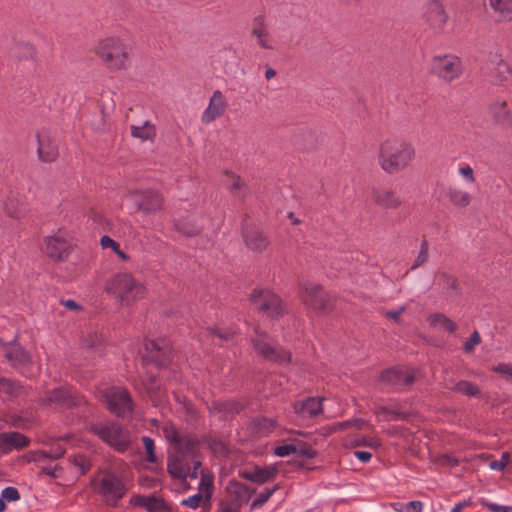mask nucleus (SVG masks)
I'll return each instance as SVG.
<instances>
[{
  "label": "nucleus",
  "instance_id": "21",
  "mask_svg": "<svg viewBox=\"0 0 512 512\" xmlns=\"http://www.w3.org/2000/svg\"><path fill=\"white\" fill-rule=\"evenodd\" d=\"M372 199L377 206L384 209H398L402 205L401 197L397 192L388 188L374 189Z\"/></svg>",
  "mask_w": 512,
  "mask_h": 512
},
{
  "label": "nucleus",
  "instance_id": "5",
  "mask_svg": "<svg viewBox=\"0 0 512 512\" xmlns=\"http://www.w3.org/2000/svg\"><path fill=\"white\" fill-rule=\"evenodd\" d=\"M89 431L116 452L124 453L131 447L130 431L118 422L105 421L93 423L89 426Z\"/></svg>",
  "mask_w": 512,
  "mask_h": 512
},
{
  "label": "nucleus",
  "instance_id": "22",
  "mask_svg": "<svg viewBox=\"0 0 512 512\" xmlns=\"http://www.w3.org/2000/svg\"><path fill=\"white\" fill-rule=\"evenodd\" d=\"M226 491L231 498L228 501L235 502L240 506L247 503L250 500L252 493H254V490L251 491L248 486L236 480L228 482Z\"/></svg>",
  "mask_w": 512,
  "mask_h": 512
},
{
  "label": "nucleus",
  "instance_id": "20",
  "mask_svg": "<svg viewBox=\"0 0 512 512\" xmlns=\"http://www.w3.org/2000/svg\"><path fill=\"white\" fill-rule=\"evenodd\" d=\"M323 398L308 397L303 400H298L293 404V410L296 415L301 418H314L321 414Z\"/></svg>",
  "mask_w": 512,
  "mask_h": 512
},
{
  "label": "nucleus",
  "instance_id": "57",
  "mask_svg": "<svg viewBox=\"0 0 512 512\" xmlns=\"http://www.w3.org/2000/svg\"><path fill=\"white\" fill-rule=\"evenodd\" d=\"M481 505L489 509L491 512H512V506H502L486 500L480 501Z\"/></svg>",
  "mask_w": 512,
  "mask_h": 512
},
{
  "label": "nucleus",
  "instance_id": "15",
  "mask_svg": "<svg viewBox=\"0 0 512 512\" xmlns=\"http://www.w3.org/2000/svg\"><path fill=\"white\" fill-rule=\"evenodd\" d=\"M145 361L156 368L167 365L171 359V347L166 340H148L145 343Z\"/></svg>",
  "mask_w": 512,
  "mask_h": 512
},
{
  "label": "nucleus",
  "instance_id": "45",
  "mask_svg": "<svg viewBox=\"0 0 512 512\" xmlns=\"http://www.w3.org/2000/svg\"><path fill=\"white\" fill-rule=\"evenodd\" d=\"M495 77L500 81L512 79V69L506 61L501 60L495 69Z\"/></svg>",
  "mask_w": 512,
  "mask_h": 512
},
{
  "label": "nucleus",
  "instance_id": "32",
  "mask_svg": "<svg viewBox=\"0 0 512 512\" xmlns=\"http://www.w3.org/2000/svg\"><path fill=\"white\" fill-rule=\"evenodd\" d=\"M490 7L501 20L512 19V0H489Z\"/></svg>",
  "mask_w": 512,
  "mask_h": 512
},
{
  "label": "nucleus",
  "instance_id": "56",
  "mask_svg": "<svg viewBox=\"0 0 512 512\" xmlns=\"http://www.w3.org/2000/svg\"><path fill=\"white\" fill-rule=\"evenodd\" d=\"M492 370L505 376L507 379H512V364L510 363H499Z\"/></svg>",
  "mask_w": 512,
  "mask_h": 512
},
{
  "label": "nucleus",
  "instance_id": "44",
  "mask_svg": "<svg viewBox=\"0 0 512 512\" xmlns=\"http://www.w3.org/2000/svg\"><path fill=\"white\" fill-rule=\"evenodd\" d=\"M277 489L278 485L274 486L273 488H265L263 491H261L251 503V509H256L264 505Z\"/></svg>",
  "mask_w": 512,
  "mask_h": 512
},
{
  "label": "nucleus",
  "instance_id": "34",
  "mask_svg": "<svg viewBox=\"0 0 512 512\" xmlns=\"http://www.w3.org/2000/svg\"><path fill=\"white\" fill-rule=\"evenodd\" d=\"M206 443L210 451L218 458H225L229 454V446L225 440L219 439L214 436L206 438Z\"/></svg>",
  "mask_w": 512,
  "mask_h": 512
},
{
  "label": "nucleus",
  "instance_id": "31",
  "mask_svg": "<svg viewBox=\"0 0 512 512\" xmlns=\"http://www.w3.org/2000/svg\"><path fill=\"white\" fill-rule=\"evenodd\" d=\"M22 392L23 387L19 382L4 377L0 378V397L3 400H10L18 397Z\"/></svg>",
  "mask_w": 512,
  "mask_h": 512
},
{
  "label": "nucleus",
  "instance_id": "19",
  "mask_svg": "<svg viewBox=\"0 0 512 512\" xmlns=\"http://www.w3.org/2000/svg\"><path fill=\"white\" fill-rule=\"evenodd\" d=\"M243 239L246 247L254 253H263L270 245L269 238L254 227L244 229Z\"/></svg>",
  "mask_w": 512,
  "mask_h": 512
},
{
  "label": "nucleus",
  "instance_id": "61",
  "mask_svg": "<svg viewBox=\"0 0 512 512\" xmlns=\"http://www.w3.org/2000/svg\"><path fill=\"white\" fill-rule=\"evenodd\" d=\"M215 409H217L220 412H237L238 411V405L232 402H218L214 404Z\"/></svg>",
  "mask_w": 512,
  "mask_h": 512
},
{
  "label": "nucleus",
  "instance_id": "59",
  "mask_svg": "<svg viewBox=\"0 0 512 512\" xmlns=\"http://www.w3.org/2000/svg\"><path fill=\"white\" fill-rule=\"evenodd\" d=\"M100 245L103 249H112L113 252L117 251L120 248V244L107 235H104L100 238Z\"/></svg>",
  "mask_w": 512,
  "mask_h": 512
},
{
  "label": "nucleus",
  "instance_id": "52",
  "mask_svg": "<svg viewBox=\"0 0 512 512\" xmlns=\"http://www.w3.org/2000/svg\"><path fill=\"white\" fill-rule=\"evenodd\" d=\"M481 343V336L478 333V331H474L470 338L464 343V351L466 353H470L474 350L476 345H479Z\"/></svg>",
  "mask_w": 512,
  "mask_h": 512
},
{
  "label": "nucleus",
  "instance_id": "27",
  "mask_svg": "<svg viewBox=\"0 0 512 512\" xmlns=\"http://www.w3.org/2000/svg\"><path fill=\"white\" fill-rule=\"evenodd\" d=\"M445 196L455 208H466L473 200V196L468 191L454 186L447 188Z\"/></svg>",
  "mask_w": 512,
  "mask_h": 512
},
{
  "label": "nucleus",
  "instance_id": "30",
  "mask_svg": "<svg viewBox=\"0 0 512 512\" xmlns=\"http://www.w3.org/2000/svg\"><path fill=\"white\" fill-rule=\"evenodd\" d=\"M427 321L432 328L447 333H454L458 329L457 323L444 313H432L427 317Z\"/></svg>",
  "mask_w": 512,
  "mask_h": 512
},
{
  "label": "nucleus",
  "instance_id": "29",
  "mask_svg": "<svg viewBox=\"0 0 512 512\" xmlns=\"http://www.w3.org/2000/svg\"><path fill=\"white\" fill-rule=\"evenodd\" d=\"M130 503L134 506L144 507L148 512H163L167 509L166 504L155 496L135 495Z\"/></svg>",
  "mask_w": 512,
  "mask_h": 512
},
{
  "label": "nucleus",
  "instance_id": "40",
  "mask_svg": "<svg viewBox=\"0 0 512 512\" xmlns=\"http://www.w3.org/2000/svg\"><path fill=\"white\" fill-rule=\"evenodd\" d=\"M175 229L187 237H194L201 233L202 228L192 222L185 220H175Z\"/></svg>",
  "mask_w": 512,
  "mask_h": 512
},
{
  "label": "nucleus",
  "instance_id": "13",
  "mask_svg": "<svg viewBox=\"0 0 512 512\" xmlns=\"http://www.w3.org/2000/svg\"><path fill=\"white\" fill-rule=\"evenodd\" d=\"M380 382L394 390H402L415 382V370L399 366L386 369L380 374Z\"/></svg>",
  "mask_w": 512,
  "mask_h": 512
},
{
  "label": "nucleus",
  "instance_id": "37",
  "mask_svg": "<svg viewBox=\"0 0 512 512\" xmlns=\"http://www.w3.org/2000/svg\"><path fill=\"white\" fill-rule=\"evenodd\" d=\"M452 391L461 393L468 397H480L481 389L477 384H474L467 380H460L452 388Z\"/></svg>",
  "mask_w": 512,
  "mask_h": 512
},
{
  "label": "nucleus",
  "instance_id": "9",
  "mask_svg": "<svg viewBox=\"0 0 512 512\" xmlns=\"http://www.w3.org/2000/svg\"><path fill=\"white\" fill-rule=\"evenodd\" d=\"M255 335L251 337V343L258 355L267 361H271L280 365L289 364L292 360V354L279 345H274L269 341L267 333L255 328Z\"/></svg>",
  "mask_w": 512,
  "mask_h": 512
},
{
  "label": "nucleus",
  "instance_id": "60",
  "mask_svg": "<svg viewBox=\"0 0 512 512\" xmlns=\"http://www.w3.org/2000/svg\"><path fill=\"white\" fill-rule=\"evenodd\" d=\"M131 135L139 138L141 141L153 140L155 137L154 130H131Z\"/></svg>",
  "mask_w": 512,
  "mask_h": 512
},
{
  "label": "nucleus",
  "instance_id": "2",
  "mask_svg": "<svg viewBox=\"0 0 512 512\" xmlns=\"http://www.w3.org/2000/svg\"><path fill=\"white\" fill-rule=\"evenodd\" d=\"M416 158L415 147L407 141L387 139L381 143L378 163L387 174H398L409 168Z\"/></svg>",
  "mask_w": 512,
  "mask_h": 512
},
{
  "label": "nucleus",
  "instance_id": "25",
  "mask_svg": "<svg viewBox=\"0 0 512 512\" xmlns=\"http://www.w3.org/2000/svg\"><path fill=\"white\" fill-rule=\"evenodd\" d=\"M29 440L23 434L18 432L0 434V450L3 452L26 447Z\"/></svg>",
  "mask_w": 512,
  "mask_h": 512
},
{
  "label": "nucleus",
  "instance_id": "17",
  "mask_svg": "<svg viewBox=\"0 0 512 512\" xmlns=\"http://www.w3.org/2000/svg\"><path fill=\"white\" fill-rule=\"evenodd\" d=\"M4 356L10 364L19 369L21 373H26L31 366L30 354L19 344L13 343L5 346Z\"/></svg>",
  "mask_w": 512,
  "mask_h": 512
},
{
  "label": "nucleus",
  "instance_id": "6",
  "mask_svg": "<svg viewBox=\"0 0 512 512\" xmlns=\"http://www.w3.org/2000/svg\"><path fill=\"white\" fill-rule=\"evenodd\" d=\"M91 485L93 490L111 507H116L127 491L122 477L109 470L100 471Z\"/></svg>",
  "mask_w": 512,
  "mask_h": 512
},
{
  "label": "nucleus",
  "instance_id": "3",
  "mask_svg": "<svg viewBox=\"0 0 512 512\" xmlns=\"http://www.w3.org/2000/svg\"><path fill=\"white\" fill-rule=\"evenodd\" d=\"M92 51L110 71L125 70L129 66L128 45L118 36L99 39Z\"/></svg>",
  "mask_w": 512,
  "mask_h": 512
},
{
  "label": "nucleus",
  "instance_id": "1",
  "mask_svg": "<svg viewBox=\"0 0 512 512\" xmlns=\"http://www.w3.org/2000/svg\"><path fill=\"white\" fill-rule=\"evenodd\" d=\"M104 291L121 307H131L146 296L144 282L131 272H117L110 276L104 284Z\"/></svg>",
  "mask_w": 512,
  "mask_h": 512
},
{
  "label": "nucleus",
  "instance_id": "46",
  "mask_svg": "<svg viewBox=\"0 0 512 512\" xmlns=\"http://www.w3.org/2000/svg\"><path fill=\"white\" fill-rule=\"evenodd\" d=\"M142 442H143L145 452H146V460L150 463L157 462V457L155 454V445H154L153 439L148 436H143Z\"/></svg>",
  "mask_w": 512,
  "mask_h": 512
},
{
  "label": "nucleus",
  "instance_id": "54",
  "mask_svg": "<svg viewBox=\"0 0 512 512\" xmlns=\"http://www.w3.org/2000/svg\"><path fill=\"white\" fill-rule=\"evenodd\" d=\"M295 452H296V445H295V443L277 446L274 449V454L279 456V457H285V456H288V455H290L292 453H295Z\"/></svg>",
  "mask_w": 512,
  "mask_h": 512
},
{
  "label": "nucleus",
  "instance_id": "18",
  "mask_svg": "<svg viewBox=\"0 0 512 512\" xmlns=\"http://www.w3.org/2000/svg\"><path fill=\"white\" fill-rule=\"evenodd\" d=\"M227 99L220 90L213 92L209 99L207 108L202 114V121L204 124L209 125L215 119L221 117L227 108Z\"/></svg>",
  "mask_w": 512,
  "mask_h": 512
},
{
  "label": "nucleus",
  "instance_id": "50",
  "mask_svg": "<svg viewBox=\"0 0 512 512\" xmlns=\"http://www.w3.org/2000/svg\"><path fill=\"white\" fill-rule=\"evenodd\" d=\"M354 446H367L370 448H378L381 445V441L376 437H360L354 440Z\"/></svg>",
  "mask_w": 512,
  "mask_h": 512
},
{
  "label": "nucleus",
  "instance_id": "7",
  "mask_svg": "<svg viewBox=\"0 0 512 512\" xmlns=\"http://www.w3.org/2000/svg\"><path fill=\"white\" fill-rule=\"evenodd\" d=\"M249 301L253 308L271 319H279L287 313V306L279 295L270 289L254 288Z\"/></svg>",
  "mask_w": 512,
  "mask_h": 512
},
{
  "label": "nucleus",
  "instance_id": "24",
  "mask_svg": "<svg viewBox=\"0 0 512 512\" xmlns=\"http://www.w3.org/2000/svg\"><path fill=\"white\" fill-rule=\"evenodd\" d=\"M436 285L446 298L460 294V285L457 278L448 272H440L437 274Z\"/></svg>",
  "mask_w": 512,
  "mask_h": 512
},
{
  "label": "nucleus",
  "instance_id": "42",
  "mask_svg": "<svg viewBox=\"0 0 512 512\" xmlns=\"http://www.w3.org/2000/svg\"><path fill=\"white\" fill-rule=\"evenodd\" d=\"M429 258V243L427 240H423L420 244V250L418 255L416 256L414 262L411 265V270H416L425 263H427Z\"/></svg>",
  "mask_w": 512,
  "mask_h": 512
},
{
  "label": "nucleus",
  "instance_id": "23",
  "mask_svg": "<svg viewBox=\"0 0 512 512\" xmlns=\"http://www.w3.org/2000/svg\"><path fill=\"white\" fill-rule=\"evenodd\" d=\"M425 16L430 25L435 29L442 28L447 21L443 5L438 0L428 2Z\"/></svg>",
  "mask_w": 512,
  "mask_h": 512
},
{
  "label": "nucleus",
  "instance_id": "62",
  "mask_svg": "<svg viewBox=\"0 0 512 512\" xmlns=\"http://www.w3.org/2000/svg\"><path fill=\"white\" fill-rule=\"evenodd\" d=\"M212 335L217 336L219 339L229 341L234 338V332L231 330H220L218 328L209 330Z\"/></svg>",
  "mask_w": 512,
  "mask_h": 512
},
{
  "label": "nucleus",
  "instance_id": "33",
  "mask_svg": "<svg viewBox=\"0 0 512 512\" xmlns=\"http://www.w3.org/2000/svg\"><path fill=\"white\" fill-rule=\"evenodd\" d=\"M4 210L7 216L16 220H21L27 215L24 204L10 198L5 201Z\"/></svg>",
  "mask_w": 512,
  "mask_h": 512
},
{
  "label": "nucleus",
  "instance_id": "36",
  "mask_svg": "<svg viewBox=\"0 0 512 512\" xmlns=\"http://www.w3.org/2000/svg\"><path fill=\"white\" fill-rule=\"evenodd\" d=\"M198 447V440L195 436L182 433L175 448L181 453L193 454Z\"/></svg>",
  "mask_w": 512,
  "mask_h": 512
},
{
  "label": "nucleus",
  "instance_id": "55",
  "mask_svg": "<svg viewBox=\"0 0 512 512\" xmlns=\"http://www.w3.org/2000/svg\"><path fill=\"white\" fill-rule=\"evenodd\" d=\"M510 455L507 452H504L501 456L500 460H493L490 462L489 466L493 470L502 471L509 463Z\"/></svg>",
  "mask_w": 512,
  "mask_h": 512
},
{
  "label": "nucleus",
  "instance_id": "53",
  "mask_svg": "<svg viewBox=\"0 0 512 512\" xmlns=\"http://www.w3.org/2000/svg\"><path fill=\"white\" fill-rule=\"evenodd\" d=\"M203 499H205V497L202 495V493H197L193 496H190L189 498L183 500L181 502L182 505L186 506V507H189V508H192V509H196L200 506L201 502L203 501Z\"/></svg>",
  "mask_w": 512,
  "mask_h": 512
},
{
  "label": "nucleus",
  "instance_id": "10",
  "mask_svg": "<svg viewBox=\"0 0 512 512\" xmlns=\"http://www.w3.org/2000/svg\"><path fill=\"white\" fill-rule=\"evenodd\" d=\"M73 249V238L65 229H58L43 239L44 254L55 262H64Z\"/></svg>",
  "mask_w": 512,
  "mask_h": 512
},
{
  "label": "nucleus",
  "instance_id": "49",
  "mask_svg": "<svg viewBox=\"0 0 512 512\" xmlns=\"http://www.w3.org/2000/svg\"><path fill=\"white\" fill-rule=\"evenodd\" d=\"M255 426L257 427L259 433L268 434L275 427V422L271 419L259 418L255 420Z\"/></svg>",
  "mask_w": 512,
  "mask_h": 512
},
{
  "label": "nucleus",
  "instance_id": "38",
  "mask_svg": "<svg viewBox=\"0 0 512 512\" xmlns=\"http://www.w3.org/2000/svg\"><path fill=\"white\" fill-rule=\"evenodd\" d=\"M198 492L202 493L206 501H209L214 491V476L205 470L201 471V480L198 488Z\"/></svg>",
  "mask_w": 512,
  "mask_h": 512
},
{
  "label": "nucleus",
  "instance_id": "48",
  "mask_svg": "<svg viewBox=\"0 0 512 512\" xmlns=\"http://www.w3.org/2000/svg\"><path fill=\"white\" fill-rule=\"evenodd\" d=\"M296 452L295 454L305 457L308 459H312L317 455V451L311 447V445L302 442H296Z\"/></svg>",
  "mask_w": 512,
  "mask_h": 512
},
{
  "label": "nucleus",
  "instance_id": "4",
  "mask_svg": "<svg viewBox=\"0 0 512 512\" xmlns=\"http://www.w3.org/2000/svg\"><path fill=\"white\" fill-rule=\"evenodd\" d=\"M298 295L306 309L317 316L329 315L336 307V296L318 283L305 282L300 284Z\"/></svg>",
  "mask_w": 512,
  "mask_h": 512
},
{
  "label": "nucleus",
  "instance_id": "26",
  "mask_svg": "<svg viewBox=\"0 0 512 512\" xmlns=\"http://www.w3.org/2000/svg\"><path fill=\"white\" fill-rule=\"evenodd\" d=\"M252 35L256 38L257 44L263 49H273L268 29L265 25L263 16H258L253 20Z\"/></svg>",
  "mask_w": 512,
  "mask_h": 512
},
{
  "label": "nucleus",
  "instance_id": "47",
  "mask_svg": "<svg viewBox=\"0 0 512 512\" xmlns=\"http://www.w3.org/2000/svg\"><path fill=\"white\" fill-rule=\"evenodd\" d=\"M163 433L166 439L172 444H176L178 439L180 438L182 432H180L177 427L172 423H166L163 426Z\"/></svg>",
  "mask_w": 512,
  "mask_h": 512
},
{
  "label": "nucleus",
  "instance_id": "51",
  "mask_svg": "<svg viewBox=\"0 0 512 512\" xmlns=\"http://www.w3.org/2000/svg\"><path fill=\"white\" fill-rule=\"evenodd\" d=\"M102 343V338L97 333L88 334L82 341L84 347L93 349Z\"/></svg>",
  "mask_w": 512,
  "mask_h": 512
},
{
  "label": "nucleus",
  "instance_id": "11",
  "mask_svg": "<svg viewBox=\"0 0 512 512\" xmlns=\"http://www.w3.org/2000/svg\"><path fill=\"white\" fill-rule=\"evenodd\" d=\"M430 71L444 81L451 82L461 76L463 66L461 60L455 55H437L431 60Z\"/></svg>",
  "mask_w": 512,
  "mask_h": 512
},
{
  "label": "nucleus",
  "instance_id": "8",
  "mask_svg": "<svg viewBox=\"0 0 512 512\" xmlns=\"http://www.w3.org/2000/svg\"><path fill=\"white\" fill-rule=\"evenodd\" d=\"M39 404L55 410H67L86 404L83 396L69 386H61L45 391L38 400Z\"/></svg>",
  "mask_w": 512,
  "mask_h": 512
},
{
  "label": "nucleus",
  "instance_id": "28",
  "mask_svg": "<svg viewBox=\"0 0 512 512\" xmlns=\"http://www.w3.org/2000/svg\"><path fill=\"white\" fill-rule=\"evenodd\" d=\"M276 474L277 469L275 467H256L254 470H245L241 472L240 476L256 484H264L265 482L273 479Z\"/></svg>",
  "mask_w": 512,
  "mask_h": 512
},
{
  "label": "nucleus",
  "instance_id": "12",
  "mask_svg": "<svg viewBox=\"0 0 512 512\" xmlns=\"http://www.w3.org/2000/svg\"><path fill=\"white\" fill-rule=\"evenodd\" d=\"M130 197L137 211L145 215H153L164 210L165 197L158 190H136L130 193Z\"/></svg>",
  "mask_w": 512,
  "mask_h": 512
},
{
  "label": "nucleus",
  "instance_id": "64",
  "mask_svg": "<svg viewBox=\"0 0 512 512\" xmlns=\"http://www.w3.org/2000/svg\"><path fill=\"white\" fill-rule=\"evenodd\" d=\"M403 512H422V503L420 501H410L403 504Z\"/></svg>",
  "mask_w": 512,
  "mask_h": 512
},
{
  "label": "nucleus",
  "instance_id": "14",
  "mask_svg": "<svg viewBox=\"0 0 512 512\" xmlns=\"http://www.w3.org/2000/svg\"><path fill=\"white\" fill-rule=\"evenodd\" d=\"M106 403L109 411L116 416L123 417L133 411V401L130 393L123 388H112L107 391Z\"/></svg>",
  "mask_w": 512,
  "mask_h": 512
},
{
  "label": "nucleus",
  "instance_id": "16",
  "mask_svg": "<svg viewBox=\"0 0 512 512\" xmlns=\"http://www.w3.org/2000/svg\"><path fill=\"white\" fill-rule=\"evenodd\" d=\"M37 154L42 162L50 163L58 157V142L52 130H40L37 133Z\"/></svg>",
  "mask_w": 512,
  "mask_h": 512
},
{
  "label": "nucleus",
  "instance_id": "41",
  "mask_svg": "<svg viewBox=\"0 0 512 512\" xmlns=\"http://www.w3.org/2000/svg\"><path fill=\"white\" fill-rule=\"evenodd\" d=\"M490 112L497 123L504 124L509 117V110L505 101H497L490 107Z\"/></svg>",
  "mask_w": 512,
  "mask_h": 512
},
{
  "label": "nucleus",
  "instance_id": "58",
  "mask_svg": "<svg viewBox=\"0 0 512 512\" xmlns=\"http://www.w3.org/2000/svg\"><path fill=\"white\" fill-rule=\"evenodd\" d=\"M1 496L7 501H17L20 499L18 490L14 487H6L2 490Z\"/></svg>",
  "mask_w": 512,
  "mask_h": 512
},
{
  "label": "nucleus",
  "instance_id": "63",
  "mask_svg": "<svg viewBox=\"0 0 512 512\" xmlns=\"http://www.w3.org/2000/svg\"><path fill=\"white\" fill-rule=\"evenodd\" d=\"M241 507L235 502L223 501L220 504L219 512H241Z\"/></svg>",
  "mask_w": 512,
  "mask_h": 512
},
{
  "label": "nucleus",
  "instance_id": "35",
  "mask_svg": "<svg viewBox=\"0 0 512 512\" xmlns=\"http://www.w3.org/2000/svg\"><path fill=\"white\" fill-rule=\"evenodd\" d=\"M167 469L169 474L178 479H186L188 476L189 466L179 458L168 460Z\"/></svg>",
  "mask_w": 512,
  "mask_h": 512
},
{
  "label": "nucleus",
  "instance_id": "43",
  "mask_svg": "<svg viewBox=\"0 0 512 512\" xmlns=\"http://www.w3.org/2000/svg\"><path fill=\"white\" fill-rule=\"evenodd\" d=\"M70 461L78 469L80 475H84L91 468V461L86 455H74Z\"/></svg>",
  "mask_w": 512,
  "mask_h": 512
},
{
  "label": "nucleus",
  "instance_id": "39",
  "mask_svg": "<svg viewBox=\"0 0 512 512\" xmlns=\"http://www.w3.org/2000/svg\"><path fill=\"white\" fill-rule=\"evenodd\" d=\"M65 453V449L61 446H57L52 448L49 451H36L31 453V461L43 463L46 459H58L62 457Z\"/></svg>",
  "mask_w": 512,
  "mask_h": 512
}]
</instances>
